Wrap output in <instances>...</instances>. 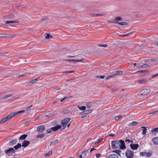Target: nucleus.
Returning <instances> with one entry per match:
<instances>
[{"label": "nucleus", "mask_w": 158, "mask_h": 158, "mask_svg": "<svg viewBox=\"0 0 158 158\" xmlns=\"http://www.w3.org/2000/svg\"><path fill=\"white\" fill-rule=\"evenodd\" d=\"M5 152L7 154H10L13 153L15 152V150L13 148H11L8 150H5Z\"/></svg>", "instance_id": "nucleus-7"}, {"label": "nucleus", "mask_w": 158, "mask_h": 158, "mask_svg": "<svg viewBox=\"0 0 158 158\" xmlns=\"http://www.w3.org/2000/svg\"><path fill=\"white\" fill-rule=\"evenodd\" d=\"M91 105L90 104H87L86 105L87 108L88 109L90 108L91 107Z\"/></svg>", "instance_id": "nucleus-47"}, {"label": "nucleus", "mask_w": 158, "mask_h": 158, "mask_svg": "<svg viewBox=\"0 0 158 158\" xmlns=\"http://www.w3.org/2000/svg\"><path fill=\"white\" fill-rule=\"evenodd\" d=\"M117 73L116 74H116V76L118 75H120L122 74L123 72L122 71H116Z\"/></svg>", "instance_id": "nucleus-39"}, {"label": "nucleus", "mask_w": 158, "mask_h": 158, "mask_svg": "<svg viewBox=\"0 0 158 158\" xmlns=\"http://www.w3.org/2000/svg\"><path fill=\"white\" fill-rule=\"evenodd\" d=\"M151 131L154 133L158 132V127L152 129Z\"/></svg>", "instance_id": "nucleus-17"}, {"label": "nucleus", "mask_w": 158, "mask_h": 158, "mask_svg": "<svg viewBox=\"0 0 158 158\" xmlns=\"http://www.w3.org/2000/svg\"><path fill=\"white\" fill-rule=\"evenodd\" d=\"M122 117V115H119L118 116H116L114 118V120H118L120 118H121Z\"/></svg>", "instance_id": "nucleus-37"}, {"label": "nucleus", "mask_w": 158, "mask_h": 158, "mask_svg": "<svg viewBox=\"0 0 158 158\" xmlns=\"http://www.w3.org/2000/svg\"><path fill=\"white\" fill-rule=\"evenodd\" d=\"M118 24L121 25H125L127 24V23L125 22H118Z\"/></svg>", "instance_id": "nucleus-38"}, {"label": "nucleus", "mask_w": 158, "mask_h": 158, "mask_svg": "<svg viewBox=\"0 0 158 158\" xmlns=\"http://www.w3.org/2000/svg\"><path fill=\"white\" fill-rule=\"evenodd\" d=\"M141 128H143V129L142 130V134L143 135H145L146 133L147 130L146 127H142Z\"/></svg>", "instance_id": "nucleus-18"}, {"label": "nucleus", "mask_w": 158, "mask_h": 158, "mask_svg": "<svg viewBox=\"0 0 158 158\" xmlns=\"http://www.w3.org/2000/svg\"><path fill=\"white\" fill-rule=\"evenodd\" d=\"M104 15H105L104 14H97V15H96L97 16H103Z\"/></svg>", "instance_id": "nucleus-48"}, {"label": "nucleus", "mask_w": 158, "mask_h": 158, "mask_svg": "<svg viewBox=\"0 0 158 158\" xmlns=\"http://www.w3.org/2000/svg\"><path fill=\"white\" fill-rule=\"evenodd\" d=\"M95 150V149H94V148H92L90 150V152H92L94 150Z\"/></svg>", "instance_id": "nucleus-55"}, {"label": "nucleus", "mask_w": 158, "mask_h": 158, "mask_svg": "<svg viewBox=\"0 0 158 158\" xmlns=\"http://www.w3.org/2000/svg\"><path fill=\"white\" fill-rule=\"evenodd\" d=\"M131 34V33H130L128 34H127L125 35H121L120 36L123 37H125V36H129Z\"/></svg>", "instance_id": "nucleus-40"}, {"label": "nucleus", "mask_w": 158, "mask_h": 158, "mask_svg": "<svg viewBox=\"0 0 158 158\" xmlns=\"http://www.w3.org/2000/svg\"><path fill=\"white\" fill-rule=\"evenodd\" d=\"M125 154L127 158H133L134 152L131 149H127L126 151Z\"/></svg>", "instance_id": "nucleus-4"}, {"label": "nucleus", "mask_w": 158, "mask_h": 158, "mask_svg": "<svg viewBox=\"0 0 158 158\" xmlns=\"http://www.w3.org/2000/svg\"><path fill=\"white\" fill-rule=\"evenodd\" d=\"M130 147L133 150H136L139 147V145L138 144L131 143L130 145Z\"/></svg>", "instance_id": "nucleus-8"}, {"label": "nucleus", "mask_w": 158, "mask_h": 158, "mask_svg": "<svg viewBox=\"0 0 158 158\" xmlns=\"http://www.w3.org/2000/svg\"><path fill=\"white\" fill-rule=\"evenodd\" d=\"M44 134H40L38 135L36 137L38 138H41L42 139L44 137Z\"/></svg>", "instance_id": "nucleus-24"}, {"label": "nucleus", "mask_w": 158, "mask_h": 158, "mask_svg": "<svg viewBox=\"0 0 158 158\" xmlns=\"http://www.w3.org/2000/svg\"><path fill=\"white\" fill-rule=\"evenodd\" d=\"M96 15H97V14H92L91 15H92V16H97Z\"/></svg>", "instance_id": "nucleus-56"}, {"label": "nucleus", "mask_w": 158, "mask_h": 158, "mask_svg": "<svg viewBox=\"0 0 158 158\" xmlns=\"http://www.w3.org/2000/svg\"><path fill=\"white\" fill-rule=\"evenodd\" d=\"M22 145L20 143H18L17 145L14 146V148L15 150H17L19 148H20Z\"/></svg>", "instance_id": "nucleus-21"}, {"label": "nucleus", "mask_w": 158, "mask_h": 158, "mask_svg": "<svg viewBox=\"0 0 158 158\" xmlns=\"http://www.w3.org/2000/svg\"><path fill=\"white\" fill-rule=\"evenodd\" d=\"M52 38V36L49 35L48 34H47L45 36V38L46 39H50Z\"/></svg>", "instance_id": "nucleus-30"}, {"label": "nucleus", "mask_w": 158, "mask_h": 158, "mask_svg": "<svg viewBox=\"0 0 158 158\" xmlns=\"http://www.w3.org/2000/svg\"><path fill=\"white\" fill-rule=\"evenodd\" d=\"M109 136L114 137L115 136V135L114 134H110L109 135Z\"/></svg>", "instance_id": "nucleus-54"}, {"label": "nucleus", "mask_w": 158, "mask_h": 158, "mask_svg": "<svg viewBox=\"0 0 158 158\" xmlns=\"http://www.w3.org/2000/svg\"><path fill=\"white\" fill-rule=\"evenodd\" d=\"M92 139L91 138H89V139H87V141H90V140H91Z\"/></svg>", "instance_id": "nucleus-57"}, {"label": "nucleus", "mask_w": 158, "mask_h": 158, "mask_svg": "<svg viewBox=\"0 0 158 158\" xmlns=\"http://www.w3.org/2000/svg\"><path fill=\"white\" fill-rule=\"evenodd\" d=\"M45 130V127L44 125H40L37 127V131L40 132H42Z\"/></svg>", "instance_id": "nucleus-6"}, {"label": "nucleus", "mask_w": 158, "mask_h": 158, "mask_svg": "<svg viewBox=\"0 0 158 158\" xmlns=\"http://www.w3.org/2000/svg\"><path fill=\"white\" fill-rule=\"evenodd\" d=\"M158 76V74H156V75H154L153 76H152V77H156V76Z\"/></svg>", "instance_id": "nucleus-59"}, {"label": "nucleus", "mask_w": 158, "mask_h": 158, "mask_svg": "<svg viewBox=\"0 0 158 158\" xmlns=\"http://www.w3.org/2000/svg\"><path fill=\"white\" fill-rule=\"evenodd\" d=\"M107 158H118V157L117 154H113L109 155Z\"/></svg>", "instance_id": "nucleus-13"}, {"label": "nucleus", "mask_w": 158, "mask_h": 158, "mask_svg": "<svg viewBox=\"0 0 158 158\" xmlns=\"http://www.w3.org/2000/svg\"><path fill=\"white\" fill-rule=\"evenodd\" d=\"M4 55H5L3 53H1L0 54V56H3Z\"/></svg>", "instance_id": "nucleus-60"}, {"label": "nucleus", "mask_w": 158, "mask_h": 158, "mask_svg": "<svg viewBox=\"0 0 158 158\" xmlns=\"http://www.w3.org/2000/svg\"><path fill=\"white\" fill-rule=\"evenodd\" d=\"M13 95L12 94H9L8 95H6L4 96L3 99H5L7 98L10 97Z\"/></svg>", "instance_id": "nucleus-35"}, {"label": "nucleus", "mask_w": 158, "mask_h": 158, "mask_svg": "<svg viewBox=\"0 0 158 158\" xmlns=\"http://www.w3.org/2000/svg\"><path fill=\"white\" fill-rule=\"evenodd\" d=\"M70 123H69L68 125H67V127H69L70 126Z\"/></svg>", "instance_id": "nucleus-63"}, {"label": "nucleus", "mask_w": 158, "mask_h": 158, "mask_svg": "<svg viewBox=\"0 0 158 158\" xmlns=\"http://www.w3.org/2000/svg\"><path fill=\"white\" fill-rule=\"evenodd\" d=\"M98 46L101 47H103L106 48V47L107 46V44H99L98 45Z\"/></svg>", "instance_id": "nucleus-42"}, {"label": "nucleus", "mask_w": 158, "mask_h": 158, "mask_svg": "<svg viewBox=\"0 0 158 158\" xmlns=\"http://www.w3.org/2000/svg\"><path fill=\"white\" fill-rule=\"evenodd\" d=\"M18 22L16 21H7L5 23L6 24H8L9 23H17Z\"/></svg>", "instance_id": "nucleus-22"}, {"label": "nucleus", "mask_w": 158, "mask_h": 158, "mask_svg": "<svg viewBox=\"0 0 158 158\" xmlns=\"http://www.w3.org/2000/svg\"><path fill=\"white\" fill-rule=\"evenodd\" d=\"M8 35V34H0V37H3V38L8 37V36L7 35Z\"/></svg>", "instance_id": "nucleus-33"}, {"label": "nucleus", "mask_w": 158, "mask_h": 158, "mask_svg": "<svg viewBox=\"0 0 158 158\" xmlns=\"http://www.w3.org/2000/svg\"><path fill=\"white\" fill-rule=\"evenodd\" d=\"M122 20V18L120 17H117L114 20V22L115 23H118V21Z\"/></svg>", "instance_id": "nucleus-20"}, {"label": "nucleus", "mask_w": 158, "mask_h": 158, "mask_svg": "<svg viewBox=\"0 0 158 158\" xmlns=\"http://www.w3.org/2000/svg\"><path fill=\"white\" fill-rule=\"evenodd\" d=\"M79 108L81 110H84L86 109V107L84 106H83L81 107H79Z\"/></svg>", "instance_id": "nucleus-36"}, {"label": "nucleus", "mask_w": 158, "mask_h": 158, "mask_svg": "<svg viewBox=\"0 0 158 158\" xmlns=\"http://www.w3.org/2000/svg\"><path fill=\"white\" fill-rule=\"evenodd\" d=\"M147 81L146 79H143L138 81L137 82L140 84H142V83L146 82Z\"/></svg>", "instance_id": "nucleus-16"}, {"label": "nucleus", "mask_w": 158, "mask_h": 158, "mask_svg": "<svg viewBox=\"0 0 158 158\" xmlns=\"http://www.w3.org/2000/svg\"><path fill=\"white\" fill-rule=\"evenodd\" d=\"M116 76V74H113L112 75L108 76L106 77V80H108L110 78L112 77H115Z\"/></svg>", "instance_id": "nucleus-27"}, {"label": "nucleus", "mask_w": 158, "mask_h": 158, "mask_svg": "<svg viewBox=\"0 0 158 158\" xmlns=\"http://www.w3.org/2000/svg\"><path fill=\"white\" fill-rule=\"evenodd\" d=\"M151 90L150 89H144L142 90L139 93L141 95H143L149 94Z\"/></svg>", "instance_id": "nucleus-5"}, {"label": "nucleus", "mask_w": 158, "mask_h": 158, "mask_svg": "<svg viewBox=\"0 0 158 158\" xmlns=\"http://www.w3.org/2000/svg\"><path fill=\"white\" fill-rule=\"evenodd\" d=\"M152 143L155 145H158V137H155L152 139Z\"/></svg>", "instance_id": "nucleus-11"}, {"label": "nucleus", "mask_w": 158, "mask_h": 158, "mask_svg": "<svg viewBox=\"0 0 158 158\" xmlns=\"http://www.w3.org/2000/svg\"><path fill=\"white\" fill-rule=\"evenodd\" d=\"M83 60L84 59H81L80 60H67L66 61L69 62L74 61L76 62H82Z\"/></svg>", "instance_id": "nucleus-12"}, {"label": "nucleus", "mask_w": 158, "mask_h": 158, "mask_svg": "<svg viewBox=\"0 0 158 158\" xmlns=\"http://www.w3.org/2000/svg\"><path fill=\"white\" fill-rule=\"evenodd\" d=\"M39 78L38 77L37 78L35 79H34L32 80L31 82L30 83H31L32 84H34L38 80V79H39Z\"/></svg>", "instance_id": "nucleus-29"}, {"label": "nucleus", "mask_w": 158, "mask_h": 158, "mask_svg": "<svg viewBox=\"0 0 158 158\" xmlns=\"http://www.w3.org/2000/svg\"><path fill=\"white\" fill-rule=\"evenodd\" d=\"M58 142V139L54 140L50 143V146L54 145L56 144Z\"/></svg>", "instance_id": "nucleus-14"}, {"label": "nucleus", "mask_w": 158, "mask_h": 158, "mask_svg": "<svg viewBox=\"0 0 158 158\" xmlns=\"http://www.w3.org/2000/svg\"><path fill=\"white\" fill-rule=\"evenodd\" d=\"M138 124V123L136 121H133L132 122L131 125L132 126H135Z\"/></svg>", "instance_id": "nucleus-34"}, {"label": "nucleus", "mask_w": 158, "mask_h": 158, "mask_svg": "<svg viewBox=\"0 0 158 158\" xmlns=\"http://www.w3.org/2000/svg\"><path fill=\"white\" fill-rule=\"evenodd\" d=\"M52 131L51 130V128L49 129L47 131V133H51L52 132Z\"/></svg>", "instance_id": "nucleus-45"}, {"label": "nucleus", "mask_w": 158, "mask_h": 158, "mask_svg": "<svg viewBox=\"0 0 158 158\" xmlns=\"http://www.w3.org/2000/svg\"><path fill=\"white\" fill-rule=\"evenodd\" d=\"M105 77L104 75L100 76H99V77H100L101 79H103Z\"/></svg>", "instance_id": "nucleus-52"}, {"label": "nucleus", "mask_w": 158, "mask_h": 158, "mask_svg": "<svg viewBox=\"0 0 158 158\" xmlns=\"http://www.w3.org/2000/svg\"><path fill=\"white\" fill-rule=\"evenodd\" d=\"M146 152H141L140 153V155L141 156H146Z\"/></svg>", "instance_id": "nucleus-41"}, {"label": "nucleus", "mask_w": 158, "mask_h": 158, "mask_svg": "<svg viewBox=\"0 0 158 158\" xmlns=\"http://www.w3.org/2000/svg\"><path fill=\"white\" fill-rule=\"evenodd\" d=\"M61 128V126L60 125H57L55 127L51 128V130L53 131H56L59 129Z\"/></svg>", "instance_id": "nucleus-9"}, {"label": "nucleus", "mask_w": 158, "mask_h": 158, "mask_svg": "<svg viewBox=\"0 0 158 158\" xmlns=\"http://www.w3.org/2000/svg\"><path fill=\"white\" fill-rule=\"evenodd\" d=\"M111 144L113 149L119 148L121 149H124L126 148L124 141L122 140H113L111 142Z\"/></svg>", "instance_id": "nucleus-1"}, {"label": "nucleus", "mask_w": 158, "mask_h": 158, "mask_svg": "<svg viewBox=\"0 0 158 158\" xmlns=\"http://www.w3.org/2000/svg\"><path fill=\"white\" fill-rule=\"evenodd\" d=\"M157 93H158V91L157 92H156V93H155V94H157Z\"/></svg>", "instance_id": "nucleus-64"}, {"label": "nucleus", "mask_w": 158, "mask_h": 158, "mask_svg": "<svg viewBox=\"0 0 158 158\" xmlns=\"http://www.w3.org/2000/svg\"><path fill=\"white\" fill-rule=\"evenodd\" d=\"M25 111L24 110H23L16 112L12 113L8 115L6 117L2 118L1 121H0V124H2L3 123L7 122L12 118L18 115L21 113L24 112Z\"/></svg>", "instance_id": "nucleus-2"}, {"label": "nucleus", "mask_w": 158, "mask_h": 158, "mask_svg": "<svg viewBox=\"0 0 158 158\" xmlns=\"http://www.w3.org/2000/svg\"><path fill=\"white\" fill-rule=\"evenodd\" d=\"M17 142V140L16 139H14L11 140L10 143H12V144H15Z\"/></svg>", "instance_id": "nucleus-32"}, {"label": "nucleus", "mask_w": 158, "mask_h": 158, "mask_svg": "<svg viewBox=\"0 0 158 158\" xmlns=\"http://www.w3.org/2000/svg\"><path fill=\"white\" fill-rule=\"evenodd\" d=\"M89 152L88 151H84L82 152V154L83 155V156L85 157L87 155L88 153Z\"/></svg>", "instance_id": "nucleus-26"}, {"label": "nucleus", "mask_w": 158, "mask_h": 158, "mask_svg": "<svg viewBox=\"0 0 158 158\" xmlns=\"http://www.w3.org/2000/svg\"><path fill=\"white\" fill-rule=\"evenodd\" d=\"M146 156L147 157H149L151 156H152V151H150L148 153L146 152Z\"/></svg>", "instance_id": "nucleus-28"}, {"label": "nucleus", "mask_w": 158, "mask_h": 158, "mask_svg": "<svg viewBox=\"0 0 158 158\" xmlns=\"http://www.w3.org/2000/svg\"><path fill=\"white\" fill-rule=\"evenodd\" d=\"M142 66V65H138V66H137V68H138V69H141V68H142V67H141Z\"/></svg>", "instance_id": "nucleus-53"}, {"label": "nucleus", "mask_w": 158, "mask_h": 158, "mask_svg": "<svg viewBox=\"0 0 158 158\" xmlns=\"http://www.w3.org/2000/svg\"><path fill=\"white\" fill-rule=\"evenodd\" d=\"M24 76V75H19V76H18V77H22V76Z\"/></svg>", "instance_id": "nucleus-58"}, {"label": "nucleus", "mask_w": 158, "mask_h": 158, "mask_svg": "<svg viewBox=\"0 0 158 158\" xmlns=\"http://www.w3.org/2000/svg\"><path fill=\"white\" fill-rule=\"evenodd\" d=\"M66 97H64L63 99H61V100H60V102H62L64 100H65V99H66Z\"/></svg>", "instance_id": "nucleus-51"}, {"label": "nucleus", "mask_w": 158, "mask_h": 158, "mask_svg": "<svg viewBox=\"0 0 158 158\" xmlns=\"http://www.w3.org/2000/svg\"><path fill=\"white\" fill-rule=\"evenodd\" d=\"M158 112V110H155V111H152V112H151L150 113H149V114H155L157 112Z\"/></svg>", "instance_id": "nucleus-44"}, {"label": "nucleus", "mask_w": 158, "mask_h": 158, "mask_svg": "<svg viewBox=\"0 0 158 158\" xmlns=\"http://www.w3.org/2000/svg\"><path fill=\"white\" fill-rule=\"evenodd\" d=\"M71 119L69 118H66L62 120L61 122V130L64 129L67 126V123L69 122Z\"/></svg>", "instance_id": "nucleus-3"}, {"label": "nucleus", "mask_w": 158, "mask_h": 158, "mask_svg": "<svg viewBox=\"0 0 158 158\" xmlns=\"http://www.w3.org/2000/svg\"><path fill=\"white\" fill-rule=\"evenodd\" d=\"M27 136V135L26 134H23L21 135L19 138L20 140H24L26 137Z\"/></svg>", "instance_id": "nucleus-15"}, {"label": "nucleus", "mask_w": 158, "mask_h": 158, "mask_svg": "<svg viewBox=\"0 0 158 158\" xmlns=\"http://www.w3.org/2000/svg\"><path fill=\"white\" fill-rule=\"evenodd\" d=\"M74 71L72 70V71H67L65 72V73H73L74 72Z\"/></svg>", "instance_id": "nucleus-46"}, {"label": "nucleus", "mask_w": 158, "mask_h": 158, "mask_svg": "<svg viewBox=\"0 0 158 158\" xmlns=\"http://www.w3.org/2000/svg\"><path fill=\"white\" fill-rule=\"evenodd\" d=\"M100 155H101V154L98 153V154H96V156L97 158H98Z\"/></svg>", "instance_id": "nucleus-50"}, {"label": "nucleus", "mask_w": 158, "mask_h": 158, "mask_svg": "<svg viewBox=\"0 0 158 158\" xmlns=\"http://www.w3.org/2000/svg\"><path fill=\"white\" fill-rule=\"evenodd\" d=\"M82 155H80L79 156L80 158H82Z\"/></svg>", "instance_id": "nucleus-61"}, {"label": "nucleus", "mask_w": 158, "mask_h": 158, "mask_svg": "<svg viewBox=\"0 0 158 158\" xmlns=\"http://www.w3.org/2000/svg\"><path fill=\"white\" fill-rule=\"evenodd\" d=\"M113 152L116 153L117 154H118V155L120 156V154H121V153L122 152V151L121 150H119L114 151H113Z\"/></svg>", "instance_id": "nucleus-23"}, {"label": "nucleus", "mask_w": 158, "mask_h": 158, "mask_svg": "<svg viewBox=\"0 0 158 158\" xmlns=\"http://www.w3.org/2000/svg\"><path fill=\"white\" fill-rule=\"evenodd\" d=\"M136 63H135L133 65H134V66H135L136 65Z\"/></svg>", "instance_id": "nucleus-62"}, {"label": "nucleus", "mask_w": 158, "mask_h": 158, "mask_svg": "<svg viewBox=\"0 0 158 158\" xmlns=\"http://www.w3.org/2000/svg\"><path fill=\"white\" fill-rule=\"evenodd\" d=\"M148 64H145L142 65L141 67H142V68H146L148 67Z\"/></svg>", "instance_id": "nucleus-43"}, {"label": "nucleus", "mask_w": 158, "mask_h": 158, "mask_svg": "<svg viewBox=\"0 0 158 158\" xmlns=\"http://www.w3.org/2000/svg\"><path fill=\"white\" fill-rule=\"evenodd\" d=\"M103 140V138H101L99 139L97 142L94 143V144H92L94 146H95L97 145L99 143L101 142Z\"/></svg>", "instance_id": "nucleus-19"}, {"label": "nucleus", "mask_w": 158, "mask_h": 158, "mask_svg": "<svg viewBox=\"0 0 158 158\" xmlns=\"http://www.w3.org/2000/svg\"><path fill=\"white\" fill-rule=\"evenodd\" d=\"M30 142L29 141L24 140L22 143V146L24 148H26L30 144Z\"/></svg>", "instance_id": "nucleus-10"}, {"label": "nucleus", "mask_w": 158, "mask_h": 158, "mask_svg": "<svg viewBox=\"0 0 158 158\" xmlns=\"http://www.w3.org/2000/svg\"><path fill=\"white\" fill-rule=\"evenodd\" d=\"M147 70H140L138 71L137 73H143V72H145L147 71Z\"/></svg>", "instance_id": "nucleus-49"}, {"label": "nucleus", "mask_w": 158, "mask_h": 158, "mask_svg": "<svg viewBox=\"0 0 158 158\" xmlns=\"http://www.w3.org/2000/svg\"><path fill=\"white\" fill-rule=\"evenodd\" d=\"M125 142L126 143H133V140H130L128 139H125Z\"/></svg>", "instance_id": "nucleus-31"}, {"label": "nucleus", "mask_w": 158, "mask_h": 158, "mask_svg": "<svg viewBox=\"0 0 158 158\" xmlns=\"http://www.w3.org/2000/svg\"><path fill=\"white\" fill-rule=\"evenodd\" d=\"M52 154V151H49L48 153H46L44 155L45 157H48L51 155Z\"/></svg>", "instance_id": "nucleus-25"}]
</instances>
